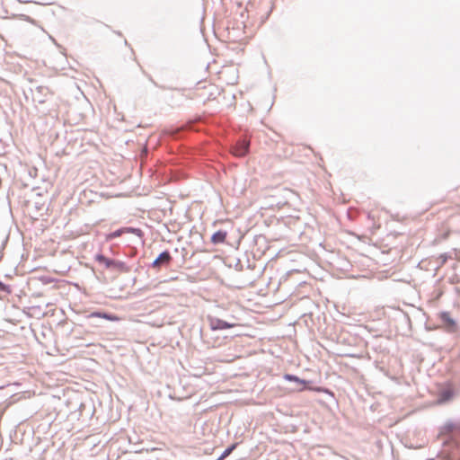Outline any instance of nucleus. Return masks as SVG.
Returning a JSON list of instances; mask_svg holds the SVG:
<instances>
[{"mask_svg": "<svg viewBox=\"0 0 460 460\" xmlns=\"http://www.w3.org/2000/svg\"><path fill=\"white\" fill-rule=\"evenodd\" d=\"M31 85L29 89L31 93L32 100L40 104L44 103L47 101L48 96L51 94L49 87L45 85H38L33 81H31Z\"/></svg>", "mask_w": 460, "mask_h": 460, "instance_id": "nucleus-1", "label": "nucleus"}, {"mask_svg": "<svg viewBox=\"0 0 460 460\" xmlns=\"http://www.w3.org/2000/svg\"><path fill=\"white\" fill-rule=\"evenodd\" d=\"M172 261L171 252L168 250L163 251L151 263V267L156 270H160L164 267H168Z\"/></svg>", "mask_w": 460, "mask_h": 460, "instance_id": "nucleus-2", "label": "nucleus"}, {"mask_svg": "<svg viewBox=\"0 0 460 460\" xmlns=\"http://www.w3.org/2000/svg\"><path fill=\"white\" fill-rule=\"evenodd\" d=\"M126 233L135 234L138 237H142V235H143V232L140 228H136V227H131V226L121 227V228H119L115 231H112V232L107 234L105 240L107 242L111 241L117 237L121 236L123 234H126Z\"/></svg>", "mask_w": 460, "mask_h": 460, "instance_id": "nucleus-3", "label": "nucleus"}, {"mask_svg": "<svg viewBox=\"0 0 460 460\" xmlns=\"http://www.w3.org/2000/svg\"><path fill=\"white\" fill-rule=\"evenodd\" d=\"M284 378L286 380H288V381H292V382H296L297 384L303 385V387L300 388L298 391H303V390L308 389V390L315 391V392H318V393H327L328 392L327 389H324V388H322V387H310V386H308L307 385L310 383L309 381L303 380V379L299 378L296 376H293V375H290V374H286L284 376Z\"/></svg>", "mask_w": 460, "mask_h": 460, "instance_id": "nucleus-4", "label": "nucleus"}, {"mask_svg": "<svg viewBox=\"0 0 460 460\" xmlns=\"http://www.w3.org/2000/svg\"><path fill=\"white\" fill-rule=\"evenodd\" d=\"M84 317L86 320L103 319L111 322H116L119 320V318L116 314L104 311H94L86 314Z\"/></svg>", "mask_w": 460, "mask_h": 460, "instance_id": "nucleus-5", "label": "nucleus"}, {"mask_svg": "<svg viewBox=\"0 0 460 460\" xmlns=\"http://www.w3.org/2000/svg\"><path fill=\"white\" fill-rule=\"evenodd\" d=\"M250 142L247 140H241L236 143L234 146L232 148V153L234 155L238 157L244 156L249 150Z\"/></svg>", "mask_w": 460, "mask_h": 460, "instance_id": "nucleus-6", "label": "nucleus"}, {"mask_svg": "<svg viewBox=\"0 0 460 460\" xmlns=\"http://www.w3.org/2000/svg\"><path fill=\"white\" fill-rule=\"evenodd\" d=\"M109 270L118 273H128L131 270V268L124 261L113 259L111 267Z\"/></svg>", "mask_w": 460, "mask_h": 460, "instance_id": "nucleus-7", "label": "nucleus"}, {"mask_svg": "<svg viewBox=\"0 0 460 460\" xmlns=\"http://www.w3.org/2000/svg\"><path fill=\"white\" fill-rule=\"evenodd\" d=\"M439 318L441 319V321L447 329H449L450 331L456 330V323L448 312L440 313Z\"/></svg>", "mask_w": 460, "mask_h": 460, "instance_id": "nucleus-8", "label": "nucleus"}, {"mask_svg": "<svg viewBox=\"0 0 460 460\" xmlns=\"http://www.w3.org/2000/svg\"><path fill=\"white\" fill-rule=\"evenodd\" d=\"M95 261L109 270L111 267L113 259L108 258L102 253H97L95 255Z\"/></svg>", "mask_w": 460, "mask_h": 460, "instance_id": "nucleus-9", "label": "nucleus"}, {"mask_svg": "<svg viewBox=\"0 0 460 460\" xmlns=\"http://www.w3.org/2000/svg\"><path fill=\"white\" fill-rule=\"evenodd\" d=\"M226 235H227V233L226 231H221V230L217 231V233H215L212 235L211 241L215 244L222 243L226 241Z\"/></svg>", "mask_w": 460, "mask_h": 460, "instance_id": "nucleus-10", "label": "nucleus"}, {"mask_svg": "<svg viewBox=\"0 0 460 460\" xmlns=\"http://www.w3.org/2000/svg\"><path fill=\"white\" fill-rule=\"evenodd\" d=\"M454 397V391L451 388L443 390L439 394V402L450 401Z\"/></svg>", "mask_w": 460, "mask_h": 460, "instance_id": "nucleus-11", "label": "nucleus"}, {"mask_svg": "<svg viewBox=\"0 0 460 460\" xmlns=\"http://www.w3.org/2000/svg\"><path fill=\"white\" fill-rule=\"evenodd\" d=\"M211 325L213 329H226L234 326V324L227 323L222 320H217L216 323L212 322Z\"/></svg>", "mask_w": 460, "mask_h": 460, "instance_id": "nucleus-12", "label": "nucleus"}, {"mask_svg": "<svg viewBox=\"0 0 460 460\" xmlns=\"http://www.w3.org/2000/svg\"><path fill=\"white\" fill-rule=\"evenodd\" d=\"M0 292L5 293V294H11L12 288L9 285H6L5 283H4L3 281L0 280Z\"/></svg>", "mask_w": 460, "mask_h": 460, "instance_id": "nucleus-13", "label": "nucleus"}, {"mask_svg": "<svg viewBox=\"0 0 460 460\" xmlns=\"http://www.w3.org/2000/svg\"><path fill=\"white\" fill-rule=\"evenodd\" d=\"M188 130H190V131H199V121H190L188 123Z\"/></svg>", "mask_w": 460, "mask_h": 460, "instance_id": "nucleus-14", "label": "nucleus"}, {"mask_svg": "<svg viewBox=\"0 0 460 460\" xmlns=\"http://www.w3.org/2000/svg\"><path fill=\"white\" fill-rule=\"evenodd\" d=\"M235 448V444L232 445L230 447L226 448L224 453L221 455V456L218 458V460H222L228 456L231 452Z\"/></svg>", "mask_w": 460, "mask_h": 460, "instance_id": "nucleus-15", "label": "nucleus"}, {"mask_svg": "<svg viewBox=\"0 0 460 460\" xmlns=\"http://www.w3.org/2000/svg\"><path fill=\"white\" fill-rule=\"evenodd\" d=\"M448 258L449 256L447 253L440 254L438 257V259L441 261V263H445Z\"/></svg>", "mask_w": 460, "mask_h": 460, "instance_id": "nucleus-16", "label": "nucleus"}, {"mask_svg": "<svg viewBox=\"0 0 460 460\" xmlns=\"http://www.w3.org/2000/svg\"><path fill=\"white\" fill-rule=\"evenodd\" d=\"M90 321V324L94 326V327H99L101 326L100 324V320L99 319H95V320H89Z\"/></svg>", "mask_w": 460, "mask_h": 460, "instance_id": "nucleus-17", "label": "nucleus"}, {"mask_svg": "<svg viewBox=\"0 0 460 460\" xmlns=\"http://www.w3.org/2000/svg\"><path fill=\"white\" fill-rule=\"evenodd\" d=\"M81 328H82V325H77V326H75V327L74 328V330H73V331H74V332H75V333H76V334H78V335H79V334H81V331H80V329H81Z\"/></svg>", "mask_w": 460, "mask_h": 460, "instance_id": "nucleus-18", "label": "nucleus"}, {"mask_svg": "<svg viewBox=\"0 0 460 460\" xmlns=\"http://www.w3.org/2000/svg\"><path fill=\"white\" fill-rule=\"evenodd\" d=\"M21 16L22 17V19L24 21H27V22H33V20L30 16L25 15V14H22Z\"/></svg>", "mask_w": 460, "mask_h": 460, "instance_id": "nucleus-19", "label": "nucleus"}, {"mask_svg": "<svg viewBox=\"0 0 460 460\" xmlns=\"http://www.w3.org/2000/svg\"><path fill=\"white\" fill-rule=\"evenodd\" d=\"M196 256H197L196 252H192V253H191V255H190V261L191 262H192V261L194 262V261H196Z\"/></svg>", "mask_w": 460, "mask_h": 460, "instance_id": "nucleus-20", "label": "nucleus"}, {"mask_svg": "<svg viewBox=\"0 0 460 460\" xmlns=\"http://www.w3.org/2000/svg\"><path fill=\"white\" fill-rule=\"evenodd\" d=\"M149 80L156 85V83L153 80L151 76H149Z\"/></svg>", "mask_w": 460, "mask_h": 460, "instance_id": "nucleus-21", "label": "nucleus"}, {"mask_svg": "<svg viewBox=\"0 0 460 460\" xmlns=\"http://www.w3.org/2000/svg\"><path fill=\"white\" fill-rule=\"evenodd\" d=\"M449 234V232H447L445 234H444V238H447Z\"/></svg>", "mask_w": 460, "mask_h": 460, "instance_id": "nucleus-22", "label": "nucleus"}, {"mask_svg": "<svg viewBox=\"0 0 460 460\" xmlns=\"http://www.w3.org/2000/svg\"><path fill=\"white\" fill-rule=\"evenodd\" d=\"M36 208H37V209H40V205H37V204H36Z\"/></svg>", "mask_w": 460, "mask_h": 460, "instance_id": "nucleus-23", "label": "nucleus"}]
</instances>
